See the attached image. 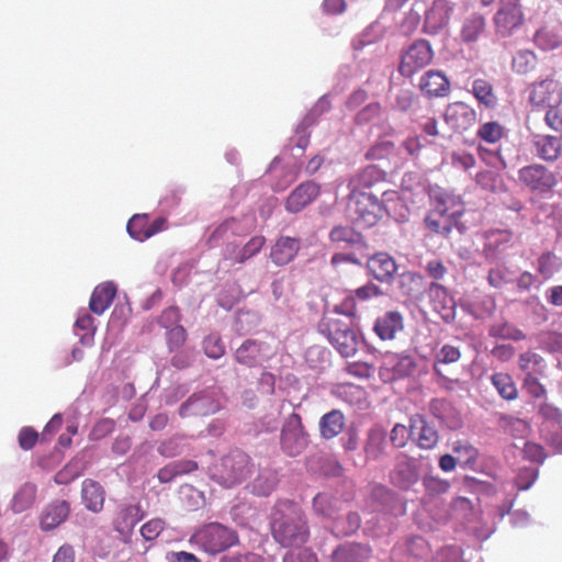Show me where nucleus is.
Returning a JSON list of instances; mask_svg holds the SVG:
<instances>
[{"instance_id":"32","label":"nucleus","mask_w":562,"mask_h":562,"mask_svg":"<svg viewBox=\"0 0 562 562\" xmlns=\"http://www.w3.org/2000/svg\"><path fill=\"white\" fill-rule=\"evenodd\" d=\"M341 506L340 499L328 493H318L313 498L314 512L323 517H334L341 509Z\"/></svg>"},{"instance_id":"15","label":"nucleus","mask_w":562,"mask_h":562,"mask_svg":"<svg viewBox=\"0 0 562 562\" xmlns=\"http://www.w3.org/2000/svg\"><path fill=\"white\" fill-rule=\"evenodd\" d=\"M409 422L411 436L420 449L430 450L437 446L438 431L427 423L424 416L414 415Z\"/></svg>"},{"instance_id":"61","label":"nucleus","mask_w":562,"mask_h":562,"mask_svg":"<svg viewBox=\"0 0 562 562\" xmlns=\"http://www.w3.org/2000/svg\"><path fill=\"white\" fill-rule=\"evenodd\" d=\"M426 271L435 280H440L447 272L442 261L434 259L427 262Z\"/></svg>"},{"instance_id":"9","label":"nucleus","mask_w":562,"mask_h":562,"mask_svg":"<svg viewBox=\"0 0 562 562\" xmlns=\"http://www.w3.org/2000/svg\"><path fill=\"white\" fill-rule=\"evenodd\" d=\"M518 179L529 190L538 193H547L557 184L554 173L539 164L522 167L518 171Z\"/></svg>"},{"instance_id":"46","label":"nucleus","mask_w":562,"mask_h":562,"mask_svg":"<svg viewBox=\"0 0 562 562\" xmlns=\"http://www.w3.org/2000/svg\"><path fill=\"white\" fill-rule=\"evenodd\" d=\"M425 491L430 496H438L446 494L450 488V483L447 480L438 476H425L423 480Z\"/></svg>"},{"instance_id":"26","label":"nucleus","mask_w":562,"mask_h":562,"mask_svg":"<svg viewBox=\"0 0 562 562\" xmlns=\"http://www.w3.org/2000/svg\"><path fill=\"white\" fill-rule=\"evenodd\" d=\"M69 504L66 501H55L43 512L41 527L43 530H52L58 527L69 515Z\"/></svg>"},{"instance_id":"42","label":"nucleus","mask_w":562,"mask_h":562,"mask_svg":"<svg viewBox=\"0 0 562 562\" xmlns=\"http://www.w3.org/2000/svg\"><path fill=\"white\" fill-rule=\"evenodd\" d=\"M485 27V20L480 14H473L463 24L461 36L465 42H474L479 38Z\"/></svg>"},{"instance_id":"30","label":"nucleus","mask_w":562,"mask_h":562,"mask_svg":"<svg viewBox=\"0 0 562 562\" xmlns=\"http://www.w3.org/2000/svg\"><path fill=\"white\" fill-rule=\"evenodd\" d=\"M345 427V416L338 409H333L331 412L322 416L319 420V431L323 438L331 439L338 436Z\"/></svg>"},{"instance_id":"38","label":"nucleus","mask_w":562,"mask_h":562,"mask_svg":"<svg viewBox=\"0 0 562 562\" xmlns=\"http://www.w3.org/2000/svg\"><path fill=\"white\" fill-rule=\"evenodd\" d=\"M537 65V56L529 49L517 52L512 60V68L519 75H527L531 72Z\"/></svg>"},{"instance_id":"60","label":"nucleus","mask_w":562,"mask_h":562,"mask_svg":"<svg viewBox=\"0 0 562 562\" xmlns=\"http://www.w3.org/2000/svg\"><path fill=\"white\" fill-rule=\"evenodd\" d=\"M381 113V105L378 102H372L366 105L358 114L359 122H369L378 117Z\"/></svg>"},{"instance_id":"41","label":"nucleus","mask_w":562,"mask_h":562,"mask_svg":"<svg viewBox=\"0 0 562 562\" xmlns=\"http://www.w3.org/2000/svg\"><path fill=\"white\" fill-rule=\"evenodd\" d=\"M539 415L543 418L540 431H547L550 427L554 428L562 425V412L550 403H542L539 406Z\"/></svg>"},{"instance_id":"18","label":"nucleus","mask_w":562,"mask_h":562,"mask_svg":"<svg viewBox=\"0 0 562 562\" xmlns=\"http://www.w3.org/2000/svg\"><path fill=\"white\" fill-rule=\"evenodd\" d=\"M266 238L262 235L251 237L241 248L234 244L225 247V257L235 263H244L256 256L265 246Z\"/></svg>"},{"instance_id":"51","label":"nucleus","mask_w":562,"mask_h":562,"mask_svg":"<svg viewBox=\"0 0 562 562\" xmlns=\"http://www.w3.org/2000/svg\"><path fill=\"white\" fill-rule=\"evenodd\" d=\"M546 109V124L555 132H562V109L559 104H552Z\"/></svg>"},{"instance_id":"5","label":"nucleus","mask_w":562,"mask_h":562,"mask_svg":"<svg viewBox=\"0 0 562 562\" xmlns=\"http://www.w3.org/2000/svg\"><path fill=\"white\" fill-rule=\"evenodd\" d=\"M308 445V435L305 431L302 418L297 413L290 414L281 428L280 447L289 457L301 454Z\"/></svg>"},{"instance_id":"37","label":"nucleus","mask_w":562,"mask_h":562,"mask_svg":"<svg viewBox=\"0 0 562 562\" xmlns=\"http://www.w3.org/2000/svg\"><path fill=\"white\" fill-rule=\"evenodd\" d=\"M36 497V486L26 483L15 493L12 501V509L14 513H22L30 508Z\"/></svg>"},{"instance_id":"10","label":"nucleus","mask_w":562,"mask_h":562,"mask_svg":"<svg viewBox=\"0 0 562 562\" xmlns=\"http://www.w3.org/2000/svg\"><path fill=\"white\" fill-rule=\"evenodd\" d=\"M419 481V469L416 459L400 453L394 469L390 472V482L397 488L408 491Z\"/></svg>"},{"instance_id":"40","label":"nucleus","mask_w":562,"mask_h":562,"mask_svg":"<svg viewBox=\"0 0 562 562\" xmlns=\"http://www.w3.org/2000/svg\"><path fill=\"white\" fill-rule=\"evenodd\" d=\"M543 358L532 351H526L519 356V368L526 375L542 374L543 372Z\"/></svg>"},{"instance_id":"56","label":"nucleus","mask_w":562,"mask_h":562,"mask_svg":"<svg viewBox=\"0 0 562 562\" xmlns=\"http://www.w3.org/2000/svg\"><path fill=\"white\" fill-rule=\"evenodd\" d=\"M186 339L187 331L182 326H175L167 333V340L171 350L181 347Z\"/></svg>"},{"instance_id":"62","label":"nucleus","mask_w":562,"mask_h":562,"mask_svg":"<svg viewBox=\"0 0 562 562\" xmlns=\"http://www.w3.org/2000/svg\"><path fill=\"white\" fill-rule=\"evenodd\" d=\"M331 562H351V544L338 546L331 554Z\"/></svg>"},{"instance_id":"20","label":"nucleus","mask_w":562,"mask_h":562,"mask_svg":"<svg viewBox=\"0 0 562 562\" xmlns=\"http://www.w3.org/2000/svg\"><path fill=\"white\" fill-rule=\"evenodd\" d=\"M429 409L434 417L439 419L449 429H459L462 426L460 413L447 400L435 398L429 404Z\"/></svg>"},{"instance_id":"8","label":"nucleus","mask_w":562,"mask_h":562,"mask_svg":"<svg viewBox=\"0 0 562 562\" xmlns=\"http://www.w3.org/2000/svg\"><path fill=\"white\" fill-rule=\"evenodd\" d=\"M562 99V88L552 77L535 81L528 87V101L533 109L544 110L552 104H559Z\"/></svg>"},{"instance_id":"24","label":"nucleus","mask_w":562,"mask_h":562,"mask_svg":"<svg viewBox=\"0 0 562 562\" xmlns=\"http://www.w3.org/2000/svg\"><path fill=\"white\" fill-rule=\"evenodd\" d=\"M262 342L252 339L244 341L235 351V359L238 363L252 368L259 366L266 358L262 353Z\"/></svg>"},{"instance_id":"7","label":"nucleus","mask_w":562,"mask_h":562,"mask_svg":"<svg viewBox=\"0 0 562 562\" xmlns=\"http://www.w3.org/2000/svg\"><path fill=\"white\" fill-rule=\"evenodd\" d=\"M525 16L520 0H501V7L494 15L496 33L507 37L524 25Z\"/></svg>"},{"instance_id":"14","label":"nucleus","mask_w":562,"mask_h":562,"mask_svg":"<svg viewBox=\"0 0 562 562\" xmlns=\"http://www.w3.org/2000/svg\"><path fill=\"white\" fill-rule=\"evenodd\" d=\"M319 194V186L313 181H305L297 186L285 201L289 213H299L312 203Z\"/></svg>"},{"instance_id":"45","label":"nucleus","mask_w":562,"mask_h":562,"mask_svg":"<svg viewBox=\"0 0 562 562\" xmlns=\"http://www.w3.org/2000/svg\"><path fill=\"white\" fill-rule=\"evenodd\" d=\"M537 271L543 277L544 280L552 278L557 271V256L551 251L543 252L538 258Z\"/></svg>"},{"instance_id":"25","label":"nucleus","mask_w":562,"mask_h":562,"mask_svg":"<svg viewBox=\"0 0 562 562\" xmlns=\"http://www.w3.org/2000/svg\"><path fill=\"white\" fill-rule=\"evenodd\" d=\"M81 497L87 509L99 513L104 505L105 492L99 482L87 479L82 482Z\"/></svg>"},{"instance_id":"57","label":"nucleus","mask_w":562,"mask_h":562,"mask_svg":"<svg viewBox=\"0 0 562 562\" xmlns=\"http://www.w3.org/2000/svg\"><path fill=\"white\" fill-rule=\"evenodd\" d=\"M283 562H317V558L311 550L300 549L286 553Z\"/></svg>"},{"instance_id":"11","label":"nucleus","mask_w":562,"mask_h":562,"mask_svg":"<svg viewBox=\"0 0 562 562\" xmlns=\"http://www.w3.org/2000/svg\"><path fill=\"white\" fill-rule=\"evenodd\" d=\"M356 203V217L353 222L360 228H369L374 226L382 215V204L379 200L370 193L361 192L356 196L353 195Z\"/></svg>"},{"instance_id":"43","label":"nucleus","mask_w":562,"mask_h":562,"mask_svg":"<svg viewBox=\"0 0 562 562\" xmlns=\"http://www.w3.org/2000/svg\"><path fill=\"white\" fill-rule=\"evenodd\" d=\"M149 217L146 214H136L127 223L128 234L139 241L147 239Z\"/></svg>"},{"instance_id":"17","label":"nucleus","mask_w":562,"mask_h":562,"mask_svg":"<svg viewBox=\"0 0 562 562\" xmlns=\"http://www.w3.org/2000/svg\"><path fill=\"white\" fill-rule=\"evenodd\" d=\"M217 411V404L206 393L191 395L179 409L181 417L207 416Z\"/></svg>"},{"instance_id":"3","label":"nucleus","mask_w":562,"mask_h":562,"mask_svg":"<svg viewBox=\"0 0 562 562\" xmlns=\"http://www.w3.org/2000/svg\"><path fill=\"white\" fill-rule=\"evenodd\" d=\"M190 541L210 554H217L236 544L238 536L236 531L213 522L198 530Z\"/></svg>"},{"instance_id":"16","label":"nucleus","mask_w":562,"mask_h":562,"mask_svg":"<svg viewBox=\"0 0 562 562\" xmlns=\"http://www.w3.org/2000/svg\"><path fill=\"white\" fill-rule=\"evenodd\" d=\"M367 270L378 281L390 282L397 270V265L389 254L376 252L368 258Z\"/></svg>"},{"instance_id":"28","label":"nucleus","mask_w":562,"mask_h":562,"mask_svg":"<svg viewBox=\"0 0 562 562\" xmlns=\"http://www.w3.org/2000/svg\"><path fill=\"white\" fill-rule=\"evenodd\" d=\"M452 10L449 0H435L426 14V23L434 30H440L448 25Z\"/></svg>"},{"instance_id":"29","label":"nucleus","mask_w":562,"mask_h":562,"mask_svg":"<svg viewBox=\"0 0 562 562\" xmlns=\"http://www.w3.org/2000/svg\"><path fill=\"white\" fill-rule=\"evenodd\" d=\"M144 510L139 504H131L121 508L115 520V529L121 532L131 531L135 525L144 518Z\"/></svg>"},{"instance_id":"31","label":"nucleus","mask_w":562,"mask_h":562,"mask_svg":"<svg viewBox=\"0 0 562 562\" xmlns=\"http://www.w3.org/2000/svg\"><path fill=\"white\" fill-rule=\"evenodd\" d=\"M278 473L271 468H262L252 482V493L259 496L269 495L278 485Z\"/></svg>"},{"instance_id":"54","label":"nucleus","mask_w":562,"mask_h":562,"mask_svg":"<svg viewBox=\"0 0 562 562\" xmlns=\"http://www.w3.org/2000/svg\"><path fill=\"white\" fill-rule=\"evenodd\" d=\"M544 440L559 453H562V425L560 427H550L547 431H541Z\"/></svg>"},{"instance_id":"22","label":"nucleus","mask_w":562,"mask_h":562,"mask_svg":"<svg viewBox=\"0 0 562 562\" xmlns=\"http://www.w3.org/2000/svg\"><path fill=\"white\" fill-rule=\"evenodd\" d=\"M300 240L289 236H281L271 247L270 258L277 266H284L291 262L297 255Z\"/></svg>"},{"instance_id":"35","label":"nucleus","mask_w":562,"mask_h":562,"mask_svg":"<svg viewBox=\"0 0 562 562\" xmlns=\"http://www.w3.org/2000/svg\"><path fill=\"white\" fill-rule=\"evenodd\" d=\"M491 381L502 398L506 401H514L518 397V390L516 384L512 375L508 373H494L491 378Z\"/></svg>"},{"instance_id":"13","label":"nucleus","mask_w":562,"mask_h":562,"mask_svg":"<svg viewBox=\"0 0 562 562\" xmlns=\"http://www.w3.org/2000/svg\"><path fill=\"white\" fill-rule=\"evenodd\" d=\"M419 90L427 98H445L450 92V81L440 70H427L419 79Z\"/></svg>"},{"instance_id":"23","label":"nucleus","mask_w":562,"mask_h":562,"mask_svg":"<svg viewBox=\"0 0 562 562\" xmlns=\"http://www.w3.org/2000/svg\"><path fill=\"white\" fill-rule=\"evenodd\" d=\"M116 295L113 282H103L97 285L91 294L89 307L97 315L103 314L112 304Z\"/></svg>"},{"instance_id":"64","label":"nucleus","mask_w":562,"mask_h":562,"mask_svg":"<svg viewBox=\"0 0 562 562\" xmlns=\"http://www.w3.org/2000/svg\"><path fill=\"white\" fill-rule=\"evenodd\" d=\"M546 345L551 352H562V333H550L546 339Z\"/></svg>"},{"instance_id":"52","label":"nucleus","mask_w":562,"mask_h":562,"mask_svg":"<svg viewBox=\"0 0 562 562\" xmlns=\"http://www.w3.org/2000/svg\"><path fill=\"white\" fill-rule=\"evenodd\" d=\"M411 436V427L407 428L403 424H396L390 434V440L396 448H403Z\"/></svg>"},{"instance_id":"4","label":"nucleus","mask_w":562,"mask_h":562,"mask_svg":"<svg viewBox=\"0 0 562 562\" xmlns=\"http://www.w3.org/2000/svg\"><path fill=\"white\" fill-rule=\"evenodd\" d=\"M251 472L250 458L240 450H234L225 456L216 468L215 476L220 484L232 487L245 481Z\"/></svg>"},{"instance_id":"21","label":"nucleus","mask_w":562,"mask_h":562,"mask_svg":"<svg viewBox=\"0 0 562 562\" xmlns=\"http://www.w3.org/2000/svg\"><path fill=\"white\" fill-rule=\"evenodd\" d=\"M483 255L487 259L494 260L497 254L509 245L513 239V233L509 229H490L483 234Z\"/></svg>"},{"instance_id":"44","label":"nucleus","mask_w":562,"mask_h":562,"mask_svg":"<svg viewBox=\"0 0 562 562\" xmlns=\"http://www.w3.org/2000/svg\"><path fill=\"white\" fill-rule=\"evenodd\" d=\"M504 136V128L497 122L484 123L477 131V137L488 144H495Z\"/></svg>"},{"instance_id":"33","label":"nucleus","mask_w":562,"mask_h":562,"mask_svg":"<svg viewBox=\"0 0 562 562\" xmlns=\"http://www.w3.org/2000/svg\"><path fill=\"white\" fill-rule=\"evenodd\" d=\"M471 92L477 102L487 109H492L497 104V97L493 85L485 79H475L472 83Z\"/></svg>"},{"instance_id":"53","label":"nucleus","mask_w":562,"mask_h":562,"mask_svg":"<svg viewBox=\"0 0 562 562\" xmlns=\"http://www.w3.org/2000/svg\"><path fill=\"white\" fill-rule=\"evenodd\" d=\"M524 386L528 394L535 398H541L547 395V390L536 375L529 374L524 379Z\"/></svg>"},{"instance_id":"50","label":"nucleus","mask_w":562,"mask_h":562,"mask_svg":"<svg viewBox=\"0 0 562 562\" xmlns=\"http://www.w3.org/2000/svg\"><path fill=\"white\" fill-rule=\"evenodd\" d=\"M522 453L525 459L535 463H542L547 458L544 448L533 441H527L525 443Z\"/></svg>"},{"instance_id":"63","label":"nucleus","mask_w":562,"mask_h":562,"mask_svg":"<svg viewBox=\"0 0 562 562\" xmlns=\"http://www.w3.org/2000/svg\"><path fill=\"white\" fill-rule=\"evenodd\" d=\"M53 562H75V550L69 544L61 546L53 558Z\"/></svg>"},{"instance_id":"6","label":"nucleus","mask_w":562,"mask_h":562,"mask_svg":"<svg viewBox=\"0 0 562 562\" xmlns=\"http://www.w3.org/2000/svg\"><path fill=\"white\" fill-rule=\"evenodd\" d=\"M432 58L434 50L429 42L418 40L403 53L398 65V72L406 78H411L428 66Z\"/></svg>"},{"instance_id":"19","label":"nucleus","mask_w":562,"mask_h":562,"mask_svg":"<svg viewBox=\"0 0 562 562\" xmlns=\"http://www.w3.org/2000/svg\"><path fill=\"white\" fill-rule=\"evenodd\" d=\"M404 328V319L400 312L389 311L379 316L374 323V333L382 340L394 339L396 334Z\"/></svg>"},{"instance_id":"39","label":"nucleus","mask_w":562,"mask_h":562,"mask_svg":"<svg viewBox=\"0 0 562 562\" xmlns=\"http://www.w3.org/2000/svg\"><path fill=\"white\" fill-rule=\"evenodd\" d=\"M488 334L491 337L512 339L516 341L526 338V335L521 329L507 322L493 324L488 329Z\"/></svg>"},{"instance_id":"49","label":"nucleus","mask_w":562,"mask_h":562,"mask_svg":"<svg viewBox=\"0 0 562 562\" xmlns=\"http://www.w3.org/2000/svg\"><path fill=\"white\" fill-rule=\"evenodd\" d=\"M509 281V270L503 265L498 263L492 268L487 273V282L491 286L499 289Z\"/></svg>"},{"instance_id":"36","label":"nucleus","mask_w":562,"mask_h":562,"mask_svg":"<svg viewBox=\"0 0 562 562\" xmlns=\"http://www.w3.org/2000/svg\"><path fill=\"white\" fill-rule=\"evenodd\" d=\"M533 41L542 50H553L562 45V37L555 31L548 26H543L535 34Z\"/></svg>"},{"instance_id":"48","label":"nucleus","mask_w":562,"mask_h":562,"mask_svg":"<svg viewBox=\"0 0 562 562\" xmlns=\"http://www.w3.org/2000/svg\"><path fill=\"white\" fill-rule=\"evenodd\" d=\"M204 352L209 358L218 359L225 353V346L217 335H209L203 340Z\"/></svg>"},{"instance_id":"2","label":"nucleus","mask_w":562,"mask_h":562,"mask_svg":"<svg viewBox=\"0 0 562 562\" xmlns=\"http://www.w3.org/2000/svg\"><path fill=\"white\" fill-rule=\"evenodd\" d=\"M431 201L432 209L427 213L424 223L430 232L448 236L462 216L464 207L458 198L446 192H436Z\"/></svg>"},{"instance_id":"47","label":"nucleus","mask_w":562,"mask_h":562,"mask_svg":"<svg viewBox=\"0 0 562 562\" xmlns=\"http://www.w3.org/2000/svg\"><path fill=\"white\" fill-rule=\"evenodd\" d=\"M165 521L161 518H153L140 527V535L145 541H154L165 529Z\"/></svg>"},{"instance_id":"58","label":"nucleus","mask_w":562,"mask_h":562,"mask_svg":"<svg viewBox=\"0 0 562 562\" xmlns=\"http://www.w3.org/2000/svg\"><path fill=\"white\" fill-rule=\"evenodd\" d=\"M415 101L416 98L411 90H403L396 95L394 106L401 112H406L413 108Z\"/></svg>"},{"instance_id":"1","label":"nucleus","mask_w":562,"mask_h":562,"mask_svg":"<svg viewBox=\"0 0 562 562\" xmlns=\"http://www.w3.org/2000/svg\"><path fill=\"white\" fill-rule=\"evenodd\" d=\"M270 527L276 542L284 548H300L310 539V527L304 512L290 501L276 504Z\"/></svg>"},{"instance_id":"12","label":"nucleus","mask_w":562,"mask_h":562,"mask_svg":"<svg viewBox=\"0 0 562 562\" xmlns=\"http://www.w3.org/2000/svg\"><path fill=\"white\" fill-rule=\"evenodd\" d=\"M443 119L454 132L463 133L476 124L477 114L467 103L457 101L447 105Z\"/></svg>"},{"instance_id":"34","label":"nucleus","mask_w":562,"mask_h":562,"mask_svg":"<svg viewBox=\"0 0 562 562\" xmlns=\"http://www.w3.org/2000/svg\"><path fill=\"white\" fill-rule=\"evenodd\" d=\"M397 286L403 296L416 297L423 290V277L412 271L403 272L400 274Z\"/></svg>"},{"instance_id":"55","label":"nucleus","mask_w":562,"mask_h":562,"mask_svg":"<svg viewBox=\"0 0 562 562\" xmlns=\"http://www.w3.org/2000/svg\"><path fill=\"white\" fill-rule=\"evenodd\" d=\"M18 439L19 445L23 450H30L36 445L38 434L32 427H23L19 432Z\"/></svg>"},{"instance_id":"27","label":"nucleus","mask_w":562,"mask_h":562,"mask_svg":"<svg viewBox=\"0 0 562 562\" xmlns=\"http://www.w3.org/2000/svg\"><path fill=\"white\" fill-rule=\"evenodd\" d=\"M533 146L539 158L546 161H554L561 154L562 142L557 136L537 135L533 138Z\"/></svg>"},{"instance_id":"59","label":"nucleus","mask_w":562,"mask_h":562,"mask_svg":"<svg viewBox=\"0 0 562 562\" xmlns=\"http://www.w3.org/2000/svg\"><path fill=\"white\" fill-rule=\"evenodd\" d=\"M461 357V352L459 348L451 346V345H445L441 347L440 351L438 352V361L442 363H453L457 362Z\"/></svg>"}]
</instances>
